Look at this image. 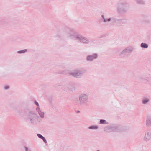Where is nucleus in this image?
Segmentation results:
<instances>
[{
    "mask_svg": "<svg viewBox=\"0 0 151 151\" xmlns=\"http://www.w3.org/2000/svg\"><path fill=\"white\" fill-rule=\"evenodd\" d=\"M141 46L142 47L147 48L148 47V45L147 44L142 43L141 44Z\"/></svg>",
    "mask_w": 151,
    "mask_h": 151,
    "instance_id": "obj_1",
    "label": "nucleus"
},
{
    "mask_svg": "<svg viewBox=\"0 0 151 151\" xmlns=\"http://www.w3.org/2000/svg\"><path fill=\"white\" fill-rule=\"evenodd\" d=\"M95 56H96V57L94 58L92 56H88V60H92L93 59H94L96 58V55H95Z\"/></svg>",
    "mask_w": 151,
    "mask_h": 151,
    "instance_id": "obj_2",
    "label": "nucleus"
},
{
    "mask_svg": "<svg viewBox=\"0 0 151 151\" xmlns=\"http://www.w3.org/2000/svg\"><path fill=\"white\" fill-rule=\"evenodd\" d=\"M107 122L105 120H101L100 121V123L103 124H106Z\"/></svg>",
    "mask_w": 151,
    "mask_h": 151,
    "instance_id": "obj_3",
    "label": "nucleus"
},
{
    "mask_svg": "<svg viewBox=\"0 0 151 151\" xmlns=\"http://www.w3.org/2000/svg\"><path fill=\"white\" fill-rule=\"evenodd\" d=\"M27 51V50H24L18 52V53H24L26 52Z\"/></svg>",
    "mask_w": 151,
    "mask_h": 151,
    "instance_id": "obj_4",
    "label": "nucleus"
},
{
    "mask_svg": "<svg viewBox=\"0 0 151 151\" xmlns=\"http://www.w3.org/2000/svg\"><path fill=\"white\" fill-rule=\"evenodd\" d=\"M40 115V116L41 117H44V113L42 112H39Z\"/></svg>",
    "mask_w": 151,
    "mask_h": 151,
    "instance_id": "obj_5",
    "label": "nucleus"
},
{
    "mask_svg": "<svg viewBox=\"0 0 151 151\" xmlns=\"http://www.w3.org/2000/svg\"><path fill=\"white\" fill-rule=\"evenodd\" d=\"M97 127L96 126H91L89 127V129H97Z\"/></svg>",
    "mask_w": 151,
    "mask_h": 151,
    "instance_id": "obj_6",
    "label": "nucleus"
},
{
    "mask_svg": "<svg viewBox=\"0 0 151 151\" xmlns=\"http://www.w3.org/2000/svg\"><path fill=\"white\" fill-rule=\"evenodd\" d=\"M148 101V100L147 99H145L143 100V103L144 104H145L146 102Z\"/></svg>",
    "mask_w": 151,
    "mask_h": 151,
    "instance_id": "obj_7",
    "label": "nucleus"
},
{
    "mask_svg": "<svg viewBox=\"0 0 151 151\" xmlns=\"http://www.w3.org/2000/svg\"><path fill=\"white\" fill-rule=\"evenodd\" d=\"M37 136L39 137L40 138H41L42 139L43 137L42 135H41V134H38Z\"/></svg>",
    "mask_w": 151,
    "mask_h": 151,
    "instance_id": "obj_8",
    "label": "nucleus"
},
{
    "mask_svg": "<svg viewBox=\"0 0 151 151\" xmlns=\"http://www.w3.org/2000/svg\"><path fill=\"white\" fill-rule=\"evenodd\" d=\"M42 139L44 141V142H45V143H46V141L45 139V138L44 137H43Z\"/></svg>",
    "mask_w": 151,
    "mask_h": 151,
    "instance_id": "obj_9",
    "label": "nucleus"
},
{
    "mask_svg": "<svg viewBox=\"0 0 151 151\" xmlns=\"http://www.w3.org/2000/svg\"><path fill=\"white\" fill-rule=\"evenodd\" d=\"M35 104L37 106H39V104L38 103H37V102L35 101Z\"/></svg>",
    "mask_w": 151,
    "mask_h": 151,
    "instance_id": "obj_10",
    "label": "nucleus"
},
{
    "mask_svg": "<svg viewBox=\"0 0 151 151\" xmlns=\"http://www.w3.org/2000/svg\"><path fill=\"white\" fill-rule=\"evenodd\" d=\"M9 88V87L8 86H5V89H8V88Z\"/></svg>",
    "mask_w": 151,
    "mask_h": 151,
    "instance_id": "obj_11",
    "label": "nucleus"
},
{
    "mask_svg": "<svg viewBox=\"0 0 151 151\" xmlns=\"http://www.w3.org/2000/svg\"><path fill=\"white\" fill-rule=\"evenodd\" d=\"M110 20V19H109L108 20V21H109Z\"/></svg>",
    "mask_w": 151,
    "mask_h": 151,
    "instance_id": "obj_12",
    "label": "nucleus"
},
{
    "mask_svg": "<svg viewBox=\"0 0 151 151\" xmlns=\"http://www.w3.org/2000/svg\"><path fill=\"white\" fill-rule=\"evenodd\" d=\"M97 151H99V150H97Z\"/></svg>",
    "mask_w": 151,
    "mask_h": 151,
    "instance_id": "obj_13",
    "label": "nucleus"
}]
</instances>
